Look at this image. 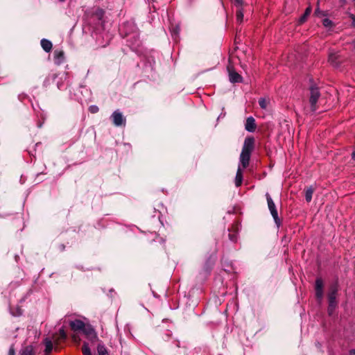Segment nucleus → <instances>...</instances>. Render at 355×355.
<instances>
[{"label":"nucleus","mask_w":355,"mask_h":355,"mask_svg":"<svg viewBox=\"0 0 355 355\" xmlns=\"http://www.w3.org/2000/svg\"><path fill=\"white\" fill-rule=\"evenodd\" d=\"M339 57L340 55L337 52L330 51L329 54L328 61L334 67H338L340 64V61L338 60Z\"/></svg>","instance_id":"obj_10"},{"label":"nucleus","mask_w":355,"mask_h":355,"mask_svg":"<svg viewBox=\"0 0 355 355\" xmlns=\"http://www.w3.org/2000/svg\"><path fill=\"white\" fill-rule=\"evenodd\" d=\"M229 72L230 80L232 83H241L242 82V77L235 71H234L230 67H227Z\"/></svg>","instance_id":"obj_9"},{"label":"nucleus","mask_w":355,"mask_h":355,"mask_svg":"<svg viewBox=\"0 0 355 355\" xmlns=\"http://www.w3.org/2000/svg\"><path fill=\"white\" fill-rule=\"evenodd\" d=\"M349 355H355V349H352L349 352Z\"/></svg>","instance_id":"obj_30"},{"label":"nucleus","mask_w":355,"mask_h":355,"mask_svg":"<svg viewBox=\"0 0 355 355\" xmlns=\"http://www.w3.org/2000/svg\"><path fill=\"white\" fill-rule=\"evenodd\" d=\"M349 17L352 19V26L353 27H355V15H352V14H350L349 15Z\"/></svg>","instance_id":"obj_28"},{"label":"nucleus","mask_w":355,"mask_h":355,"mask_svg":"<svg viewBox=\"0 0 355 355\" xmlns=\"http://www.w3.org/2000/svg\"><path fill=\"white\" fill-rule=\"evenodd\" d=\"M338 293V285L336 284H334L331 285L329 288V291L328 292V301H329V306H328V313L329 315H333L335 309L337 307L338 302L336 301Z\"/></svg>","instance_id":"obj_2"},{"label":"nucleus","mask_w":355,"mask_h":355,"mask_svg":"<svg viewBox=\"0 0 355 355\" xmlns=\"http://www.w3.org/2000/svg\"><path fill=\"white\" fill-rule=\"evenodd\" d=\"M8 355H15V350L12 347H10L8 351Z\"/></svg>","instance_id":"obj_29"},{"label":"nucleus","mask_w":355,"mask_h":355,"mask_svg":"<svg viewBox=\"0 0 355 355\" xmlns=\"http://www.w3.org/2000/svg\"><path fill=\"white\" fill-rule=\"evenodd\" d=\"M259 104L262 109H266L268 104V101L266 98H261L259 100Z\"/></svg>","instance_id":"obj_23"},{"label":"nucleus","mask_w":355,"mask_h":355,"mask_svg":"<svg viewBox=\"0 0 355 355\" xmlns=\"http://www.w3.org/2000/svg\"><path fill=\"white\" fill-rule=\"evenodd\" d=\"M245 130L248 132H252L256 129L255 120L253 117L250 116L247 119L245 125Z\"/></svg>","instance_id":"obj_13"},{"label":"nucleus","mask_w":355,"mask_h":355,"mask_svg":"<svg viewBox=\"0 0 355 355\" xmlns=\"http://www.w3.org/2000/svg\"><path fill=\"white\" fill-rule=\"evenodd\" d=\"M352 159L355 160V148H354V150L353 151V153L352 154Z\"/></svg>","instance_id":"obj_31"},{"label":"nucleus","mask_w":355,"mask_h":355,"mask_svg":"<svg viewBox=\"0 0 355 355\" xmlns=\"http://www.w3.org/2000/svg\"><path fill=\"white\" fill-rule=\"evenodd\" d=\"M343 3L345 2V0H340Z\"/></svg>","instance_id":"obj_34"},{"label":"nucleus","mask_w":355,"mask_h":355,"mask_svg":"<svg viewBox=\"0 0 355 355\" xmlns=\"http://www.w3.org/2000/svg\"><path fill=\"white\" fill-rule=\"evenodd\" d=\"M42 123H39V124H38V127H39V128H41V127H42Z\"/></svg>","instance_id":"obj_33"},{"label":"nucleus","mask_w":355,"mask_h":355,"mask_svg":"<svg viewBox=\"0 0 355 355\" xmlns=\"http://www.w3.org/2000/svg\"><path fill=\"white\" fill-rule=\"evenodd\" d=\"M320 93L318 87H311L310 88V97L309 103L310 109L312 112H315L319 107L318 103H319V98Z\"/></svg>","instance_id":"obj_3"},{"label":"nucleus","mask_w":355,"mask_h":355,"mask_svg":"<svg viewBox=\"0 0 355 355\" xmlns=\"http://www.w3.org/2000/svg\"><path fill=\"white\" fill-rule=\"evenodd\" d=\"M254 139L252 137L245 139L243 146L239 157V164L242 168H245L249 165L250 155L254 149Z\"/></svg>","instance_id":"obj_1"},{"label":"nucleus","mask_w":355,"mask_h":355,"mask_svg":"<svg viewBox=\"0 0 355 355\" xmlns=\"http://www.w3.org/2000/svg\"><path fill=\"white\" fill-rule=\"evenodd\" d=\"M268 207L270 210V212L275 222V223L277 225V226H279L280 225V219L278 217V212L276 208V206L275 205V202H273L271 196L269 193L266 194Z\"/></svg>","instance_id":"obj_4"},{"label":"nucleus","mask_w":355,"mask_h":355,"mask_svg":"<svg viewBox=\"0 0 355 355\" xmlns=\"http://www.w3.org/2000/svg\"><path fill=\"white\" fill-rule=\"evenodd\" d=\"M70 327L73 331H82L85 324L80 320H75L70 322Z\"/></svg>","instance_id":"obj_12"},{"label":"nucleus","mask_w":355,"mask_h":355,"mask_svg":"<svg viewBox=\"0 0 355 355\" xmlns=\"http://www.w3.org/2000/svg\"><path fill=\"white\" fill-rule=\"evenodd\" d=\"M313 193V189L312 187H309L306 190L305 198L307 202L311 201Z\"/></svg>","instance_id":"obj_19"},{"label":"nucleus","mask_w":355,"mask_h":355,"mask_svg":"<svg viewBox=\"0 0 355 355\" xmlns=\"http://www.w3.org/2000/svg\"><path fill=\"white\" fill-rule=\"evenodd\" d=\"M54 60L56 64H60L64 60V53L62 51L56 50L54 52Z\"/></svg>","instance_id":"obj_15"},{"label":"nucleus","mask_w":355,"mask_h":355,"mask_svg":"<svg viewBox=\"0 0 355 355\" xmlns=\"http://www.w3.org/2000/svg\"><path fill=\"white\" fill-rule=\"evenodd\" d=\"M244 168H242L241 165H239L236 177H235V186L236 187H239L243 182V171Z\"/></svg>","instance_id":"obj_14"},{"label":"nucleus","mask_w":355,"mask_h":355,"mask_svg":"<svg viewBox=\"0 0 355 355\" xmlns=\"http://www.w3.org/2000/svg\"><path fill=\"white\" fill-rule=\"evenodd\" d=\"M82 331L84 334H85L89 339L92 341L96 340L97 339V336L94 329L89 325H85L84 329H83Z\"/></svg>","instance_id":"obj_11"},{"label":"nucleus","mask_w":355,"mask_h":355,"mask_svg":"<svg viewBox=\"0 0 355 355\" xmlns=\"http://www.w3.org/2000/svg\"><path fill=\"white\" fill-rule=\"evenodd\" d=\"M315 289L316 297L321 300L323 297V281L321 278L316 279Z\"/></svg>","instance_id":"obj_8"},{"label":"nucleus","mask_w":355,"mask_h":355,"mask_svg":"<svg viewBox=\"0 0 355 355\" xmlns=\"http://www.w3.org/2000/svg\"><path fill=\"white\" fill-rule=\"evenodd\" d=\"M311 12V7H308L306 9L304 15L300 18L299 24H301L304 23L306 20V18L310 15Z\"/></svg>","instance_id":"obj_17"},{"label":"nucleus","mask_w":355,"mask_h":355,"mask_svg":"<svg viewBox=\"0 0 355 355\" xmlns=\"http://www.w3.org/2000/svg\"><path fill=\"white\" fill-rule=\"evenodd\" d=\"M236 21L238 23H242L243 20V12L242 8H237L236 12Z\"/></svg>","instance_id":"obj_18"},{"label":"nucleus","mask_w":355,"mask_h":355,"mask_svg":"<svg viewBox=\"0 0 355 355\" xmlns=\"http://www.w3.org/2000/svg\"><path fill=\"white\" fill-rule=\"evenodd\" d=\"M322 25L328 28H331L334 26L333 21L328 18H325L322 20Z\"/></svg>","instance_id":"obj_21"},{"label":"nucleus","mask_w":355,"mask_h":355,"mask_svg":"<svg viewBox=\"0 0 355 355\" xmlns=\"http://www.w3.org/2000/svg\"><path fill=\"white\" fill-rule=\"evenodd\" d=\"M229 238L232 242H236L237 241V234L236 233L229 234Z\"/></svg>","instance_id":"obj_27"},{"label":"nucleus","mask_w":355,"mask_h":355,"mask_svg":"<svg viewBox=\"0 0 355 355\" xmlns=\"http://www.w3.org/2000/svg\"><path fill=\"white\" fill-rule=\"evenodd\" d=\"M54 336L57 338V340L59 342L60 340H64L67 337V334L63 329H60L59 331L58 336Z\"/></svg>","instance_id":"obj_22"},{"label":"nucleus","mask_w":355,"mask_h":355,"mask_svg":"<svg viewBox=\"0 0 355 355\" xmlns=\"http://www.w3.org/2000/svg\"><path fill=\"white\" fill-rule=\"evenodd\" d=\"M45 345L44 354L49 355L53 350V345H58V340L55 336L52 338H46L44 340Z\"/></svg>","instance_id":"obj_7"},{"label":"nucleus","mask_w":355,"mask_h":355,"mask_svg":"<svg viewBox=\"0 0 355 355\" xmlns=\"http://www.w3.org/2000/svg\"><path fill=\"white\" fill-rule=\"evenodd\" d=\"M352 44L354 45V47L355 48V40L352 42Z\"/></svg>","instance_id":"obj_32"},{"label":"nucleus","mask_w":355,"mask_h":355,"mask_svg":"<svg viewBox=\"0 0 355 355\" xmlns=\"http://www.w3.org/2000/svg\"><path fill=\"white\" fill-rule=\"evenodd\" d=\"M315 15L319 17H322L324 16H326V13L322 10H320V8L318 7L315 10Z\"/></svg>","instance_id":"obj_25"},{"label":"nucleus","mask_w":355,"mask_h":355,"mask_svg":"<svg viewBox=\"0 0 355 355\" xmlns=\"http://www.w3.org/2000/svg\"><path fill=\"white\" fill-rule=\"evenodd\" d=\"M231 1L237 8H242L243 5V0H231Z\"/></svg>","instance_id":"obj_24"},{"label":"nucleus","mask_w":355,"mask_h":355,"mask_svg":"<svg viewBox=\"0 0 355 355\" xmlns=\"http://www.w3.org/2000/svg\"><path fill=\"white\" fill-rule=\"evenodd\" d=\"M98 110H99L98 107L95 105H92L89 106V111L92 114H95V113L98 112Z\"/></svg>","instance_id":"obj_26"},{"label":"nucleus","mask_w":355,"mask_h":355,"mask_svg":"<svg viewBox=\"0 0 355 355\" xmlns=\"http://www.w3.org/2000/svg\"><path fill=\"white\" fill-rule=\"evenodd\" d=\"M41 46L46 52H49L52 49V43L46 39L41 40Z\"/></svg>","instance_id":"obj_16"},{"label":"nucleus","mask_w":355,"mask_h":355,"mask_svg":"<svg viewBox=\"0 0 355 355\" xmlns=\"http://www.w3.org/2000/svg\"><path fill=\"white\" fill-rule=\"evenodd\" d=\"M84 355H92L91 350L87 343H84L82 348ZM98 355H108V352L105 347L103 345H98L97 347Z\"/></svg>","instance_id":"obj_5"},{"label":"nucleus","mask_w":355,"mask_h":355,"mask_svg":"<svg viewBox=\"0 0 355 355\" xmlns=\"http://www.w3.org/2000/svg\"><path fill=\"white\" fill-rule=\"evenodd\" d=\"M111 119L115 126H121L125 123V119L122 113L119 110H115L111 115Z\"/></svg>","instance_id":"obj_6"},{"label":"nucleus","mask_w":355,"mask_h":355,"mask_svg":"<svg viewBox=\"0 0 355 355\" xmlns=\"http://www.w3.org/2000/svg\"><path fill=\"white\" fill-rule=\"evenodd\" d=\"M21 355H35L33 347L31 345L26 347L22 350Z\"/></svg>","instance_id":"obj_20"}]
</instances>
